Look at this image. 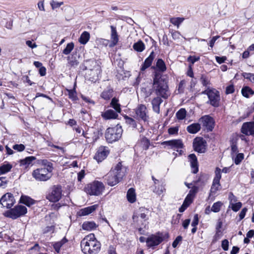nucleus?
<instances>
[{
	"mask_svg": "<svg viewBox=\"0 0 254 254\" xmlns=\"http://www.w3.org/2000/svg\"><path fill=\"white\" fill-rule=\"evenodd\" d=\"M244 158V155L243 153H238L235 157L233 156V159L236 165H239Z\"/></svg>",
	"mask_w": 254,
	"mask_h": 254,
	"instance_id": "47",
	"label": "nucleus"
},
{
	"mask_svg": "<svg viewBox=\"0 0 254 254\" xmlns=\"http://www.w3.org/2000/svg\"><path fill=\"white\" fill-rule=\"evenodd\" d=\"M62 195L61 187L54 186L51 188V191L46 196V198L51 202H57L61 199Z\"/></svg>",
	"mask_w": 254,
	"mask_h": 254,
	"instance_id": "8",
	"label": "nucleus"
},
{
	"mask_svg": "<svg viewBox=\"0 0 254 254\" xmlns=\"http://www.w3.org/2000/svg\"><path fill=\"white\" fill-rule=\"evenodd\" d=\"M182 237L181 236H178L176 239L174 241L172 244V246L173 248H175L177 247L178 245L180 243L182 240Z\"/></svg>",
	"mask_w": 254,
	"mask_h": 254,
	"instance_id": "60",
	"label": "nucleus"
},
{
	"mask_svg": "<svg viewBox=\"0 0 254 254\" xmlns=\"http://www.w3.org/2000/svg\"><path fill=\"white\" fill-rule=\"evenodd\" d=\"M74 47V45L73 42L68 43L65 48L63 51V54L65 55L69 54L73 50Z\"/></svg>",
	"mask_w": 254,
	"mask_h": 254,
	"instance_id": "45",
	"label": "nucleus"
},
{
	"mask_svg": "<svg viewBox=\"0 0 254 254\" xmlns=\"http://www.w3.org/2000/svg\"><path fill=\"white\" fill-rule=\"evenodd\" d=\"M12 148L18 151H22L25 149V146L22 144H15Z\"/></svg>",
	"mask_w": 254,
	"mask_h": 254,
	"instance_id": "59",
	"label": "nucleus"
},
{
	"mask_svg": "<svg viewBox=\"0 0 254 254\" xmlns=\"http://www.w3.org/2000/svg\"><path fill=\"white\" fill-rule=\"evenodd\" d=\"M41 163L43 165L46 167V169H48L49 171L52 172L53 170V164L49 162L47 160H42Z\"/></svg>",
	"mask_w": 254,
	"mask_h": 254,
	"instance_id": "52",
	"label": "nucleus"
},
{
	"mask_svg": "<svg viewBox=\"0 0 254 254\" xmlns=\"http://www.w3.org/2000/svg\"><path fill=\"white\" fill-rule=\"evenodd\" d=\"M156 66L157 70L160 72H164L166 70V64L161 59H159L157 60Z\"/></svg>",
	"mask_w": 254,
	"mask_h": 254,
	"instance_id": "37",
	"label": "nucleus"
},
{
	"mask_svg": "<svg viewBox=\"0 0 254 254\" xmlns=\"http://www.w3.org/2000/svg\"><path fill=\"white\" fill-rule=\"evenodd\" d=\"M165 191V185L163 184L160 186H155L153 190V192L158 195H163Z\"/></svg>",
	"mask_w": 254,
	"mask_h": 254,
	"instance_id": "39",
	"label": "nucleus"
},
{
	"mask_svg": "<svg viewBox=\"0 0 254 254\" xmlns=\"http://www.w3.org/2000/svg\"><path fill=\"white\" fill-rule=\"evenodd\" d=\"M80 246L84 254H97L101 249V244L93 234L86 236L81 241Z\"/></svg>",
	"mask_w": 254,
	"mask_h": 254,
	"instance_id": "1",
	"label": "nucleus"
},
{
	"mask_svg": "<svg viewBox=\"0 0 254 254\" xmlns=\"http://www.w3.org/2000/svg\"><path fill=\"white\" fill-rule=\"evenodd\" d=\"M199 57H196L195 56H190L188 58V61L191 63L192 64H194V63L199 60Z\"/></svg>",
	"mask_w": 254,
	"mask_h": 254,
	"instance_id": "61",
	"label": "nucleus"
},
{
	"mask_svg": "<svg viewBox=\"0 0 254 254\" xmlns=\"http://www.w3.org/2000/svg\"><path fill=\"white\" fill-rule=\"evenodd\" d=\"M15 200L13 195L10 193H7L3 195L0 199V203L3 207L7 208H11L15 203Z\"/></svg>",
	"mask_w": 254,
	"mask_h": 254,
	"instance_id": "12",
	"label": "nucleus"
},
{
	"mask_svg": "<svg viewBox=\"0 0 254 254\" xmlns=\"http://www.w3.org/2000/svg\"><path fill=\"white\" fill-rule=\"evenodd\" d=\"M68 92V97L73 101H76L77 99L76 92L75 90L74 89H67Z\"/></svg>",
	"mask_w": 254,
	"mask_h": 254,
	"instance_id": "51",
	"label": "nucleus"
},
{
	"mask_svg": "<svg viewBox=\"0 0 254 254\" xmlns=\"http://www.w3.org/2000/svg\"><path fill=\"white\" fill-rule=\"evenodd\" d=\"M242 75L244 78L249 80L252 83H254V73L243 72Z\"/></svg>",
	"mask_w": 254,
	"mask_h": 254,
	"instance_id": "50",
	"label": "nucleus"
},
{
	"mask_svg": "<svg viewBox=\"0 0 254 254\" xmlns=\"http://www.w3.org/2000/svg\"><path fill=\"white\" fill-rule=\"evenodd\" d=\"M184 20V18L182 17H172L170 19V22L175 26H177L178 28Z\"/></svg>",
	"mask_w": 254,
	"mask_h": 254,
	"instance_id": "42",
	"label": "nucleus"
},
{
	"mask_svg": "<svg viewBox=\"0 0 254 254\" xmlns=\"http://www.w3.org/2000/svg\"><path fill=\"white\" fill-rule=\"evenodd\" d=\"M50 5L52 8V9H55L57 8L60 7L61 6L64 4L63 1H57L55 0H52L50 1Z\"/></svg>",
	"mask_w": 254,
	"mask_h": 254,
	"instance_id": "48",
	"label": "nucleus"
},
{
	"mask_svg": "<svg viewBox=\"0 0 254 254\" xmlns=\"http://www.w3.org/2000/svg\"><path fill=\"white\" fill-rule=\"evenodd\" d=\"M200 125L198 123H193L187 127V130L190 133L194 134L200 129Z\"/></svg>",
	"mask_w": 254,
	"mask_h": 254,
	"instance_id": "30",
	"label": "nucleus"
},
{
	"mask_svg": "<svg viewBox=\"0 0 254 254\" xmlns=\"http://www.w3.org/2000/svg\"><path fill=\"white\" fill-rule=\"evenodd\" d=\"M162 144L166 145L170 148L174 149H178L183 147V143L181 139H173L164 141Z\"/></svg>",
	"mask_w": 254,
	"mask_h": 254,
	"instance_id": "17",
	"label": "nucleus"
},
{
	"mask_svg": "<svg viewBox=\"0 0 254 254\" xmlns=\"http://www.w3.org/2000/svg\"><path fill=\"white\" fill-rule=\"evenodd\" d=\"M222 205L223 203L221 201H217L215 202L211 207V211L215 213L218 212L220 210Z\"/></svg>",
	"mask_w": 254,
	"mask_h": 254,
	"instance_id": "44",
	"label": "nucleus"
},
{
	"mask_svg": "<svg viewBox=\"0 0 254 254\" xmlns=\"http://www.w3.org/2000/svg\"><path fill=\"white\" fill-rule=\"evenodd\" d=\"M27 212V209L25 206L18 205L7 211L6 212V215L8 217L15 219L25 215Z\"/></svg>",
	"mask_w": 254,
	"mask_h": 254,
	"instance_id": "7",
	"label": "nucleus"
},
{
	"mask_svg": "<svg viewBox=\"0 0 254 254\" xmlns=\"http://www.w3.org/2000/svg\"><path fill=\"white\" fill-rule=\"evenodd\" d=\"M111 29V46H114L118 43L119 41V36L117 33L116 28L114 26H110Z\"/></svg>",
	"mask_w": 254,
	"mask_h": 254,
	"instance_id": "26",
	"label": "nucleus"
},
{
	"mask_svg": "<svg viewBox=\"0 0 254 254\" xmlns=\"http://www.w3.org/2000/svg\"><path fill=\"white\" fill-rule=\"evenodd\" d=\"M203 127L208 131H212L214 127V121L213 119L208 115H205L201 117L199 120Z\"/></svg>",
	"mask_w": 254,
	"mask_h": 254,
	"instance_id": "14",
	"label": "nucleus"
},
{
	"mask_svg": "<svg viewBox=\"0 0 254 254\" xmlns=\"http://www.w3.org/2000/svg\"><path fill=\"white\" fill-rule=\"evenodd\" d=\"M52 172L46 169V168H40L34 170L32 172V176L38 181H46L50 179L52 176Z\"/></svg>",
	"mask_w": 254,
	"mask_h": 254,
	"instance_id": "5",
	"label": "nucleus"
},
{
	"mask_svg": "<svg viewBox=\"0 0 254 254\" xmlns=\"http://www.w3.org/2000/svg\"><path fill=\"white\" fill-rule=\"evenodd\" d=\"M198 189H198V187L193 186L192 187H191V189L190 190L189 193H188V195L194 197L195 195L198 192Z\"/></svg>",
	"mask_w": 254,
	"mask_h": 254,
	"instance_id": "55",
	"label": "nucleus"
},
{
	"mask_svg": "<svg viewBox=\"0 0 254 254\" xmlns=\"http://www.w3.org/2000/svg\"><path fill=\"white\" fill-rule=\"evenodd\" d=\"M127 198L130 203H133L136 201V193L133 188H130L127 192Z\"/></svg>",
	"mask_w": 254,
	"mask_h": 254,
	"instance_id": "31",
	"label": "nucleus"
},
{
	"mask_svg": "<svg viewBox=\"0 0 254 254\" xmlns=\"http://www.w3.org/2000/svg\"><path fill=\"white\" fill-rule=\"evenodd\" d=\"M12 165L8 162H5L0 166V175L5 174L10 171Z\"/></svg>",
	"mask_w": 254,
	"mask_h": 254,
	"instance_id": "33",
	"label": "nucleus"
},
{
	"mask_svg": "<svg viewBox=\"0 0 254 254\" xmlns=\"http://www.w3.org/2000/svg\"><path fill=\"white\" fill-rule=\"evenodd\" d=\"M110 105L115 110L117 113H120L121 112V105L119 103V100L116 98L114 97L112 99Z\"/></svg>",
	"mask_w": 254,
	"mask_h": 254,
	"instance_id": "34",
	"label": "nucleus"
},
{
	"mask_svg": "<svg viewBox=\"0 0 254 254\" xmlns=\"http://www.w3.org/2000/svg\"><path fill=\"white\" fill-rule=\"evenodd\" d=\"M101 116L105 120L115 119L118 118V114L116 112L110 109L102 113Z\"/></svg>",
	"mask_w": 254,
	"mask_h": 254,
	"instance_id": "23",
	"label": "nucleus"
},
{
	"mask_svg": "<svg viewBox=\"0 0 254 254\" xmlns=\"http://www.w3.org/2000/svg\"><path fill=\"white\" fill-rule=\"evenodd\" d=\"M98 207V204L93 205L82 209H81L78 212V215L79 216H83L90 214L94 211Z\"/></svg>",
	"mask_w": 254,
	"mask_h": 254,
	"instance_id": "21",
	"label": "nucleus"
},
{
	"mask_svg": "<svg viewBox=\"0 0 254 254\" xmlns=\"http://www.w3.org/2000/svg\"><path fill=\"white\" fill-rule=\"evenodd\" d=\"M231 204L232 205V209L235 212L238 211L242 206V204L240 202L236 203H231Z\"/></svg>",
	"mask_w": 254,
	"mask_h": 254,
	"instance_id": "56",
	"label": "nucleus"
},
{
	"mask_svg": "<svg viewBox=\"0 0 254 254\" xmlns=\"http://www.w3.org/2000/svg\"><path fill=\"white\" fill-rule=\"evenodd\" d=\"M81 98L86 103L92 104L94 105L95 104V102L94 101L91 100L90 98L84 96L83 95L81 96Z\"/></svg>",
	"mask_w": 254,
	"mask_h": 254,
	"instance_id": "63",
	"label": "nucleus"
},
{
	"mask_svg": "<svg viewBox=\"0 0 254 254\" xmlns=\"http://www.w3.org/2000/svg\"><path fill=\"white\" fill-rule=\"evenodd\" d=\"M193 198V197L188 194L187 197L185 199L183 203L187 205V206H189L192 202Z\"/></svg>",
	"mask_w": 254,
	"mask_h": 254,
	"instance_id": "57",
	"label": "nucleus"
},
{
	"mask_svg": "<svg viewBox=\"0 0 254 254\" xmlns=\"http://www.w3.org/2000/svg\"><path fill=\"white\" fill-rule=\"evenodd\" d=\"M152 89L157 95L162 98L166 99L170 95L167 83L161 77H158L157 76L155 77Z\"/></svg>",
	"mask_w": 254,
	"mask_h": 254,
	"instance_id": "2",
	"label": "nucleus"
},
{
	"mask_svg": "<svg viewBox=\"0 0 254 254\" xmlns=\"http://www.w3.org/2000/svg\"><path fill=\"white\" fill-rule=\"evenodd\" d=\"M200 81L204 86L207 87V89L209 88L210 81L206 76L202 75L201 77Z\"/></svg>",
	"mask_w": 254,
	"mask_h": 254,
	"instance_id": "53",
	"label": "nucleus"
},
{
	"mask_svg": "<svg viewBox=\"0 0 254 254\" xmlns=\"http://www.w3.org/2000/svg\"><path fill=\"white\" fill-rule=\"evenodd\" d=\"M136 116L143 120L146 122L148 120L149 116L148 115V111L145 105L143 104L138 105L135 109Z\"/></svg>",
	"mask_w": 254,
	"mask_h": 254,
	"instance_id": "13",
	"label": "nucleus"
},
{
	"mask_svg": "<svg viewBox=\"0 0 254 254\" xmlns=\"http://www.w3.org/2000/svg\"><path fill=\"white\" fill-rule=\"evenodd\" d=\"M36 202V201L34 199L25 195H22L19 200V203H23L28 207H30L31 205L34 204Z\"/></svg>",
	"mask_w": 254,
	"mask_h": 254,
	"instance_id": "25",
	"label": "nucleus"
},
{
	"mask_svg": "<svg viewBox=\"0 0 254 254\" xmlns=\"http://www.w3.org/2000/svg\"><path fill=\"white\" fill-rule=\"evenodd\" d=\"M155 55L154 53V52H152L149 56L146 58L144 61V62L143 63V64L142 65L141 67V70L142 71H144L145 70L146 68H147L148 67H149L151 65V64L154 60V59L155 58Z\"/></svg>",
	"mask_w": 254,
	"mask_h": 254,
	"instance_id": "24",
	"label": "nucleus"
},
{
	"mask_svg": "<svg viewBox=\"0 0 254 254\" xmlns=\"http://www.w3.org/2000/svg\"><path fill=\"white\" fill-rule=\"evenodd\" d=\"M133 48L135 51L141 52L144 50L145 46L144 43L139 41L133 44Z\"/></svg>",
	"mask_w": 254,
	"mask_h": 254,
	"instance_id": "43",
	"label": "nucleus"
},
{
	"mask_svg": "<svg viewBox=\"0 0 254 254\" xmlns=\"http://www.w3.org/2000/svg\"><path fill=\"white\" fill-rule=\"evenodd\" d=\"M97 227V225L93 221H86L82 225V229L88 231L95 229Z\"/></svg>",
	"mask_w": 254,
	"mask_h": 254,
	"instance_id": "27",
	"label": "nucleus"
},
{
	"mask_svg": "<svg viewBox=\"0 0 254 254\" xmlns=\"http://www.w3.org/2000/svg\"><path fill=\"white\" fill-rule=\"evenodd\" d=\"M124 118L126 120V122L127 124L131 126L132 127L135 128L136 127V122L133 119H132L130 117H129L127 116H125L124 117Z\"/></svg>",
	"mask_w": 254,
	"mask_h": 254,
	"instance_id": "46",
	"label": "nucleus"
},
{
	"mask_svg": "<svg viewBox=\"0 0 254 254\" xmlns=\"http://www.w3.org/2000/svg\"><path fill=\"white\" fill-rule=\"evenodd\" d=\"M221 246L224 251H227L229 248V242L227 240L225 239L222 241Z\"/></svg>",
	"mask_w": 254,
	"mask_h": 254,
	"instance_id": "62",
	"label": "nucleus"
},
{
	"mask_svg": "<svg viewBox=\"0 0 254 254\" xmlns=\"http://www.w3.org/2000/svg\"><path fill=\"white\" fill-rule=\"evenodd\" d=\"M172 36L173 39L178 40L180 39L181 34L178 31H175L172 32Z\"/></svg>",
	"mask_w": 254,
	"mask_h": 254,
	"instance_id": "64",
	"label": "nucleus"
},
{
	"mask_svg": "<svg viewBox=\"0 0 254 254\" xmlns=\"http://www.w3.org/2000/svg\"><path fill=\"white\" fill-rule=\"evenodd\" d=\"M105 180L107 181L108 185L114 186L121 180L116 176L113 171H110L105 176Z\"/></svg>",
	"mask_w": 254,
	"mask_h": 254,
	"instance_id": "18",
	"label": "nucleus"
},
{
	"mask_svg": "<svg viewBox=\"0 0 254 254\" xmlns=\"http://www.w3.org/2000/svg\"><path fill=\"white\" fill-rule=\"evenodd\" d=\"M164 240L163 234L157 233L151 235L146 240V245L149 248L154 249L155 247L159 245Z\"/></svg>",
	"mask_w": 254,
	"mask_h": 254,
	"instance_id": "9",
	"label": "nucleus"
},
{
	"mask_svg": "<svg viewBox=\"0 0 254 254\" xmlns=\"http://www.w3.org/2000/svg\"><path fill=\"white\" fill-rule=\"evenodd\" d=\"M162 102V99L159 97H156L151 101L153 111L158 114L160 112V106Z\"/></svg>",
	"mask_w": 254,
	"mask_h": 254,
	"instance_id": "22",
	"label": "nucleus"
},
{
	"mask_svg": "<svg viewBox=\"0 0 254 254\" xmlns=\"http://www.w3.org/2000/svg\"><path fill=\"white\" fill-rule=\"evenodd\" d=\"M148 210L144 208H140L138 210L134 213L132 216V219L134 222H138V218L140 217L141 219L146 220L148 219L147 217Z\"/></svg>",
	"mask_w": 254,
	"mask_h": 254,
	"instance_id": "19",
	"label": "nucleus"
},
{
	"mask_svg": "<svg viewBox=\"0 0 254 254\" xmlns=\"http://www.w3.org/2000/svg\"><path fill=\"white\" fill-rule=\"evenodd\" d=\"M109 153V151L107 147L100 146L97 150L94 158L98 162H100L107 157Z\"/></svg>",
	"mask_w": 254,
	"mask_h": 254,
	"instance_id": "15",
	"label": "nucleus"
},
{
	"mask_svg": "<svg viewBox=\"0 0 254 254\" xmlns=\"http://www.w3.org/2000/svg\"><path fill=\"white\" fill-rule=\"evenodd\" d=\"M150 145L149 140L146 137H143L136 145V148L140 147L142 150H146Z\"/></svg>",
	"mask_w": 254,
	"mask_h": 254,
	"instance_id": "28",
	"label": "nucleus"
},
{
	"mask_svg": "<svg viewBox=\"0 0 254 254\" xmlns=\"http://www.w3.org/2000/svg\"><path fill=\"white\" fill-rule=\"evenodd\" d=\"M123 130L121 126H117L113 127H109L105 132V137L109 143L118 140L122 136Z\"/></svg>",
	"mask_w": 254,
	"mask_h": 254,
	"instance_id": "4",
	"label": "nucleus"
},
{
	"mask_svg": "<svg viewBox=\"0 0 254 254\" xmlns=\"http://www.w3.org/2000/svg\"><path fill=\"white\" fill-rule=\"evenodd\" d=\"M188 159L192 169V172L194 174H196L198 171V168L197 159L195 155L194 154L189 155Z\"/></svg>",
	"mask_w": 254,
	"mask_h": 254,
	"instance_id": "20",
	"label": "nucleus"
},
{
	"mask_svg": "<svg viewBox=\"0 0 254 254\" xmlns=\"http://www.w3.org/2000/svg\"><path fill=\"white\" fill-rule=\"evenodd\" d=\"M220 182L213 181L212 186L210 190L209 195L215 194L217 191L220 190Z\"/></svg>",
	"mask_w": 254,
	"mask_h": 254,
	"instance_id": "35",
	"label": "nucleus"
},
{
	"mask_svg": "<svg viewBox=\"0 0 254 254\" xmlns=\"http://www.w3.org/2000/svg\"><path fill=\"white\" fill-rule=\"evenodd\" d=\"M241 92L242 95L247 98L249 97L250 95L254 94V92L248 86L243 87Z\"/></svg>",
	"mask_w": 254,
	"mask_h": 254,
	"instance_id": "40",
	"label": "nucleus"
},
{
	"mask_svg": "<svg viewBox=\"0 0 254 254\" xmlns=\"http://www.w3.org/2000/svg\"><path fill=\"white\" fill-rule=\"evenodd\" d=\"M194 150L199 153H204L206 150V141L202 137H196L193 142Z\"/></svg>",
	"mask_w": 254,
	"mask_h": 254,
	"instance_id": "11",
	"label": "nucleus"
},
{
	"mask_svg": "<svg viewBox=\"0 0 254 254\" xmlns=\"http://www.w3.org/2000/svg\"><path fill=\"white\" fill-rule=\"evenodd\" d=\"M111 171H113L120 180L123 179L126 173V168L122 165L121 162H119Z\"/></svg>",
	"mask_w": 254,
	"mask_h": 254,
	"instance_id": "16",
	"label": "nucleus"
},
{
	"mask_svg": "<svg viewBox=\"0 0 254 254\" xmlns=\"http://www.w3.org/2000/svg\"><path fill=\"white\" fill-rule=\"evenodd\" d=\"M36 160L34 156H29L25 159L21 160L20 161V165L24 166L25 168H27L30 165L32 164V162Z\"/></svg>",
	"mask_w": 254,
	"mask_h": 254,
	"instance_id": "32",
	"label": "nucleus"
},
{
	"mask_svg": "<svg viewBox=\"0 0 254 254\" xmlns=\"http://www.w3.org/2000/svg\"><path fill=\"white\" fill-rule=\"evenodd\" d=\"M8 180L5 177H0V188H5L7 186Z\"/></svg>",
	"mask_w": 254,
	"mask_h": 254,
	"instance_id": "54",
	"label": "nucleus"
},
{
	"mask_svg": "<svg viewBox=\"0 0 254 254\" xmlns=\"http://www.w3.org/2000/svg\"><path fill=\"white\" fill-rule=\"evenodd\" d=\"M179 130L178 127H170L168 129V133L169 134H177Z\"/></svg>",
	"mask_w": 254,
	"mask_h": 254,
	"instance_id": "58",
	"label": "nucleus"
},
{
	"mask_svg": "<svg viewBox=\"0 0 254 254\" xmlns=\"http://www.w3.org/2000/svg\"><path fill=\"white\" fill-rule=\"evenodd\" d=\"M187 115V111L185 109L181 108L176 114V116L179 120H184Z\"/></svg>",
	"mask_w": 254,
	"mask_h": 254,
	"instance_id": "41",
	"label": "nucleus"
},
{
	"mask_svg": "<svg viewBox=\"0 0 254 254\" xmlns=\"http://www.w3.org/2000/svg\"><path fill=\"white\" fill-rule=\"evenodd\" d=\"M104 190L105 186L103 183L98 181L87 184L84 188V191L87 194L95 196L102 194Z\"/></svg>",
	"mask_w": 254,
	"mask_h": 254,
	"instance_id": "3",
	"label": "nucleus"
},
{
	"mask_svg": "<svg viewBox=\"0 0 254 254\" xmlns=\"http://www.w3.org/2000/svg\"><path fill=\"white\" fill-rule=\"evenodd\" d=\"M90 34L87 31H84L79 38V42L82 44H85L89 41Z\"/></svg>",
	"mask_w": 254,
	"mask_h": 254,
	"instance_id": "38",
	"label": "nucleus"
},
{
	"mask_svg": "<svg viewBox=\"0 0 254 254\" xmlns=\"http://www.w3.org/2000/svg\"><path fill=\"white\" fill-rule=\"evenodd\" d=\"M203 94H206L209 99L210 105L214 107H218L220 100L219 92L216 90L208 88L202 92Z\"/></svg>",
	"mask_w": 254,
	"mask_h": 254,
	"instance_id": "6",
	"label": "nucleus"
},
{
	"mask_svg": "<svg viewBox=\"0 0 254 254\" xmlns=\"http://www.w3.org/2000/svg\"><path fill=\"white\" fill-rule=\"evenodd\" d=\"M221 170L217 167L215 171V177L213 179V181L220 182V180L221 178Z\"/></svg>",
	"mask_w": 254,
	"mask_h": 254,
	"instance_id": "49",
	"label": "nucleus"
},
{
	"mask_svg": "<svg viewBox=\"0 0 254 254\" xmlns=\"http://www.w3.org/2000/svg\"><path fill=\"white\" fill-rule=\"evenodd\" d=\"M68 242V240L65 237H64L62 240L60 241L55 243L53 244L54 248L55 251L59 253L61 250V249L64 247V245Z\"/></svg>",
	"mask_w": 254,
	"mask_h": 254,
	"instance_id": "29",
	"label": "nucleus"
},
{
	"mask_svg": "<svg viewBox=\"0 0 254 254\" xmlns=\"http://www.w3.org/2000/svg\"><path fill=\"white\" fill-rule=\"evenodd\" d=\"M90 65L92 68H90V75H93V77H91V81L96 80L98 77L99 74H100L101 69L100 65V62L95 60L90 61Z\"/></svg>",
	"mask_w": 254,
	"mask_h": 254,
	"instance_id": "10",
	"label": "nucleus"
},
{
	"mask_svg": "<svg viewBox=\"0 0 254 254\" xmlns=\"http://www.w3.org/2000/svg\"><path fill=\"white\" fill-rule=\"evenodd\" d=\"M113 90L112 89H107L104 90L101 94V97L104 100H109L113 96Z\"/></svg>",
	"mask_w": 254,
	"mask_h": 254,
	"instance_id": "36",
	"label": "nucleus"
}]
</instances>
